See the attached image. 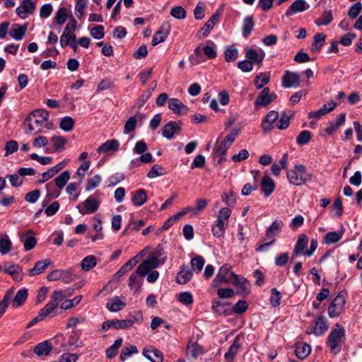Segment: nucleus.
I'll return each instance as SVG.
<instances>
[{"label": "nucleus", "mask_w": 362, "mask_h": 362, "mask_svg": "<svg viewBox=\"0 0 362 362\" xmlns=\"http://www.w3.org/2000/svg\"><path fill=\"white\" fill-rule=\"evenodd\" d=\"M222 283L232 284L242 293H247L250 288L247 280L243 276L235 274L228 264L220 267L212 284L214 287H218Z\"/></svg>", "instance_id": "f257e3e1"}, {"label": "nucleus", "mask_w": 362, "mask_h": 362, "mask_svg": "<svg viewBox=\"0 0 362 362\" xmlns=\"http://www.w3.org/2000/svg\"><path fill=\"white\" fill-rule=\"evenodd\" d=\"M49 112L45 110L37 109L33 110L27 117L25 126L27 127L26 133L34 134L43 132L44 129H49L52 124L48 122Z\"/></svg>", "instance_id": "f03ea898"}, {"label": "nucleus", "mask_w": 362, "mask_h": 362, "mask_svg": "<svg viewBox=\"0 0 362 362\" xmlns=\"http://www.w3.org/2000/svg\"><path fill=\"white\" fill-rule=\"evenodd\" d=\"M231 213L229 207H223L218 211L216 219L211 227V232L214 237L220 238L224 235Z\"/></svg>", "instance_id": "7ed1b4c3"}, {"label": "nucleus", "mask_w": 362, "mask_h": 362, "mask_svg": "<svg viewBox=\"0 0 362 362\" xmlns=\"http://www.w3.org/2000/svg\"><path fill=\"white\" fill-rule=\"evenodd\" d=\"M344 340V328L339 324H337L328 335L327 344L330 349L331 352L336 355L341 351Z\"/></svg>", "instance_id": "20e7f679"}, {"label": "nucleus", "mask_w": 362, "mask_h": 362, "mask_svg": "<svg viewBox=\"0 0 362 362\" xmlns=\"http://www.w3.org/2000/svg\"><path fill=\"white\" fill-rule=\"evenodd\" d=\"M289 182L295 186H300L312 180V174L301 164L296 165L292 170L287 172Z\"/></svg>", "instance_id": "39448f33"}, {"label": "nucleus", "mask_w": 362, "mask_h": 362, "mask_svg": "<svg viewBox=\"0 0 362 362\" xmlns=\"http://www.w3.org/2000/svg\"><path fill=\"white\" fill-rule=\"evenodd\" d=\"M164 262V259L160 261L157 257L151 255L139 265L137 272L141 276H145L149 272L163 264Z\"/></svg>", "instance_id": "423d86ee"}, {"label": "nucleus", "mask_w": 362, "mask_h": 362, "mask_svg": "<svg viewBox=\"0 0 362 362\" xmlns=\"http://www.w3.org/2000/svg\"><path fill=\"white\" fill-rule=\"evenodd\" d=\"M100 202L93 196H89L85 201L76 206L81 215L92 214L98 211Z\"/></svg>", "instance_id": "0eeeda50"}, {"label": "nucleus", "mask_w": 362, "mask_h": 362, "mask_svg": "<svg viewBox=\"0 0 362 362\" xmlns=\"http://www.w3.org/2000/svg\"><path fill=\"white\" fill-rule=\"evenodd\" d=\"M346 304V297L344 294L339 293L332 301L328 308V315L329 317L334 318L338 317L344 310Z\"/></svg>", "instance_id": "6e6552de"}, {"label": "nucleus", "mask_w": 362, "mask_h": 362, "mask_svg": "<svg viewBox=\"0 0 362 362\" xmlns=\"http://www.w3.org/2000/svg\"><path fill=\"white\" fill-rule=\"evenodd\" d=\"M134 322L131 319L125 320H112L105 321L101 327V331L107 332L111 327L116 329H127L133 325Z\"/></svg>", "instance_id": "1a4fd4ad"}, {"label": "nucleus", "mask_w": 362, "mask_h": 362, "mask_svg": "<svg viewBox=\"0 0 362 362\" xmlns=\"http://www.w3.org/2000/svg\"><path fill=\"white\" fill-rule=\"evenodd\" d=\"M245 56L246 59L251 61L253 64L257 65L260 67L265 57V52L260 48H249L245 49Z\"/></svg>", "instance_id": "9d476101"}, {"label": "nucleus", "mask_w": 362, "mask_h": 362, "mask_svg": "<svg viewBox=\"0 0 362 362\" xmlns=\"http://www.w3.org/2000/svg\"><path fill=\"white\" fill-rule=\"evenodd\" d=\"M282 86L286 88L298 87L300 86V74L298 72L287 71L282 78Z\"/></svg>", "instance_id": "9b49d317"}, {"label": "nucleus", "mask_w": 362, "mask_h": 362, "mask_svg": "<svg viewBox=\"0 0 362 362\" xmlns=\"http://www.w3.org/2000/svg\"><path fill=\"white\" fill-rule=\"evenodd\" d=\"M276 95L274 93H270L269 88H264L258 95L255 101L256 107L259 106H267L273 100L276 98Z\"/></svg>", "instance_id": "f8f14e48"}, {"label": "nucleus", "mask_w": 362, "mask_h": 362, "mask_svg": "<svg viewBox=\"0 0 362 362\" xmlns=\"http://www.w3.org/2000/svg\"><path fill=\"white\" fill-rule=\"evenodd\" d=\"M126 306L125 298L123 296H114L108 299L106 307L110 312H118Z\"/></svg>", "instance_id": "ddd939ff"}, {"label": "nucleus", "mask_w": 362, "mask_h": 362, "mask_svg": "<svg viewBox=\"0 0 362 362\" xmlns=\"http://www.w3.org/2000/svg\"><path fill=\"white\" fill-rule=\"evenodd\" d=\"M310 5L305 0H296L291 4L286 11V16H291L297 13H301L308 10Z\"/></svg>", "instance_id": "4468645a"}, {"label": "nucleus", "mask_w": 362, "mask_h": 362, "mask_svg": "<svg viewBox=\"0 0 362 362\" xmlns=\"http://www.w3.org/2000/svg\"><path fill=\"white\" fill-rule=\"evenodd\" d=\"M35 8L34 2L30 0H23L21 5L16 8V11L21 18H25L34 11Z\"/></svg>", "instance_id": "2eb2a0df"}, {"label": "nucleus", "mask_w": 362, "mask_h": 362, "mask_svg": "<svg viewBox=\"0 0 362 362\" xmlns=\"http://www.w3.org/2000/svg\"><path fill=\"white\" fill-rule=\"evenodd\" d=\"M168 108L175 114L185 115L188 112V107L177 98H172L168 100Z\"/></svg>", "instance_id": "dca6fc26"}, {"label": "nucleus", "mask_w": 362, "mask_h": 362, "mask_svg": "<svg viewBox=\"0 0 362 362\" xmlns=\"http://www.w3.org/2000/svg\"><path fill=\"white\" fill-rule=\"evenodd\" d=\"M208 43H209L210 45H207L203 47L199 45L194 49V54L197 57H199L202 52H203L209 59H214L216 57V45L212 41H209Z\"/></svg>", "instance_id": "f3484780"}, {"label": "nucleus", "mask_w": 362, "mask_h": 362, "mask_svg": "<svg viewBox=\"0 0 362 362\" xmlns=\"http://www.w3.org/2000/svg\"><path fill=\"white\" fill-rule=\"evenodd\" d=\"M308 244V238L307 235L304 234H300L298 236V241L295 245L292 258L294 257L298 256L300 255H304V252L306 251V247Z\"/></svg>", "instance_id": "a211bd4d"}, {"label": "nucleus", "mask_w": 362, "mask_h": 362, "mask_svg": "<svg viewBox=\"0 0 362 362\" xmlns=\"http://www.w3.org/2000/svg\"><path fill=\"white\" fill-rule=\"evenodd\" d=\"M204 353V347L199 344L197 341L189 340L187 347V355L193 358L203 355Z\"/></svg>", "instance_id": "6ab92c4d"}, {"label": "nucleus", "mask_w": 362, "mask_h": 362, "mask_svg": "<svg viewBox=\"0 0 362 362\" xmlns=\"http://www.w3.org/2000/svg\"><path fill=\"white\" fill-rule=\"evenodd\" d=\"M328 329L325 319L320 316L315 322V325L312 331L308 332V334L313 333L315 336L322 335Z\"/></svg>", "instance_id": "aec40b11"}, {"label": "nucleus", "mask_w": 362, "mask_h": 362, "mask_svg": "<svg viewBox=\"0 0 362 362\" xmlns=\"http://www.w3.org/2000/svg\"><path fill=\"white\" fill-rule=\"evenodd\" d=\"M230 303L221 302L219 300L214 299L212 303V310L218 315H228L230 313Z\"/></svg>", "instance_id": "412c9836"}, {"label": "nucleus", "mask_w": 362, "mask_h": 362, "mask_svg": "<svg viewBox=\"0 0 362 362\" xmlns=\"http://www.w3.org/2000/svg\"><path fill=\"white\" fill-rule=\"evenodd\" d=\"M27 31V24L19 25L13 24L9 30V35L16 40H21L23 38Z\"/></svg>", "instance_id": "4be33fe9"}, {"label": "nucleus", "mask_w": 362, "mask_h": 362, "mask_svg": "<svg viewBox=\"0 0 362 362\" xmlns=\"http://www.w3.org/2000/svg\"><path fill=\"white\" fill-rule=\"evenodd\" d=\"M143 354L151 362H163V356L162 352L155 348L145 349Z\"/></svg>", "instance_id": "5701e85b"}, {"label": "nucleus", "mask_w": 362, "mask_h": 362, "mask_svg": "<svg viewBox=\"0 0 362 362\" xmlns=\"http://www.w3.org/2000/svg\"><path fill=\"white\" fill-rule=\"evenodd\" d=\"M46 189L47 195L42 202L43 206H45L51 199H56L59 197L62 190L59 188L55 189L54 185L52 182L46 185Z\"/></svg>", "instance_id": "b1692460"}, {"label": "nucleus", "mask_w": 362, "mask_h": 362, "mask_svg": "<svg viewBox=\"0 0 362 362\" xmlns=\"http://www.w3.org/2000/svg\"><path fill=\"white\" fill-rule=\"evenodd\" d=\"M279 118V113L276 111H270L264 118L262 122V127L264 131L271 130L273 124Z\"/></svg>", "instance_id": "393cba45"}, {"label": "nucleus", "mask_w": 362, "mask_h": 362, "mask_svg": "<svg viewBox=\"0 0 362 362\" xmlns=\"http://www.w3.org/2000/svg\"><path fill=\"white\" fill-rule=\"evenodd\" d=\"M21 239L26 251L32 250L36 245L37 241L32 230H28L21 236Z\"/></svg>", "instance_id": "a878e982"}, {"label": "nucleus", "mask_w": 362, "mask_h": 362, "mask_svg": "<svg viewBox=\"0 0 362 362\" xmlns=\"http://www.w3.org/2000/svg\"><path fill=\"white\" fill-rule=\"evenodd\" d=\"M146 192L144 189L136 190L132 196V202L136 206H141L147 202Z\"/></svg>", "instance_id": "bb28decb"}, {"label": "nucleus", "mask_w": 362, "mask_h": 362, "mask_svg": "<svg viewBox=\"0 0 362 362\" xmlns=\"http://www.w3.org/2000/svg\"><path fill=\"white\" fill-rule=\"evenodd\" d=\"M275 184L267 175H264L261 182V189L265 197H269L274 190Z\"/></svg>", "instance_id": "cd10ccee"}, {"label": "nucleus", "mask_w": 362, "mask_h": 362, "mask_svg": "<svg viewBox=\"0 0 362 362\" xmlns=\"http://www.w3.org/2000/svg\"><path fill=\"white\" fill-rule=\"evenodd\" d=\"M230 147V146L229 145H227L222 141L219 146L214 148V158H218V164H221L224 160H226L225 155Z\"/></svg>", "instance_id": "c85d7f7f"}, {"label": "nucleus", "mask_w": 362, "mask_h": 362, "mask_svg": "<svg viewBox=\"0 0 362 362\" xmlns=\"http://www.w3.org/2000/svg\"><path fill=\"white\" fill-rule=\"evenodd\" d=\"M52 264V262L49 259L38 261L35 263L33 268L29 270V274L30 276H36L42 274L46 268Z\"/></svg>", "instance_id": "c756f323"}, {"label": "nucleus", "mask_w": 362, "mask_h": 362, "mask_svg": "<svg viewBox=\"0 0 362 362\" xmlns=\"http://www.w3.org/2000/svg\"><path fill=\"white\" fill-rule=\"evenodd\" d=\"M3 271L12 276L15 281H21L22 279V269L18 264H11L8 267L4 266Z\"/></svg>", "instance_id": "7c9ffc66"}, {"label": "nucleus", "mask_w": 362, "mask_h": 362, "mask_svg": "<svg viewBox=\"0 0 362 362\" xmlns=\"http://www.w3.org/2000/svg\"><path fill=\"white\" fill-rule=\"evenodd\" d=\"M178 129H180V127L177 123L170 122L163 127L162 134L165 138L171 139Z\"/></svg>", "instance_id": "2f4dec72"}, {"label": "nucleus", "mask_w": 362, "mask_h": 362, "mask_svg": "<svg viewBox=\"0 0 362 362\" xmlns=\"http://www.w3.org/2000/svg\"><path fill=\"white\" fill-rule=\"evenodd\" d=\"M296 356L301 359H305L311 352V347L310 345L305 343H299L296 345Z\"/></svg>", "instance_id": "473e14b6"}, {"label": "nucleus", "mask_w": 362, "mask_h": 362, "mask_svg": "<svg viewBox=\"0 0 362 362\" xmlns=\"http://www.w3.org/2000/svg\"><path fill=\"white\" fill-rule=\"evenodd\" d=\"M240 349V344L238 343V339L236 338L232 345L230 346L228 351L225 354V359L227 362H233L234 358L237 355Z\"/></svg>", "instance_id": "72a5a7b5"}, {"label": "nucleus", "mask_w": 362, "mask_h": 362, "mask_svg": "<svg viewBox=\"0 0 362 362\" xmlns=\"http://www.w3.org/2000/svg\"><path fill=\"white\" fill-rule=\"evenodd\" d=\"M326 39V35L323 33H317L314 36V40L311 45V51L317 53L320 51Z\"/></svg>", "instance_id": "f704fd0d"}, {"label": "nucleus", "mask_w": 362, "mask_h": 362, "mask_svg": "<svg viewBox=\"0 0 362 362\" xmlns=\"http://www.w3.org/2000/svg\"><path fill=\"white\" fill-rule=\"evenodd\" d=\"M28 298V291L22 288L18 291L13 299L12 300V306L14 308L19 307L23 304Z\"/></svg>", "instance_id": "c9c22d12"}, {"label": "nucleus", "mask_w": 362, "mask_h": 362, "mask_svg": "<svg viewBox=\"0 0 362 362\" xmlns=\"http://www.w3.org/2000/svg\"><path fill=\"white\" fill-rule=\"evenodd\" d=\"M52 347L48 341H44L39 343L34 349V352L38 356H47L51 351Z\"/></svg>", "instance_id": "e433bc0d"}, {"label": "nucleus", "mask_w": 362, "mask_h": 362, "mask_svg": "<svg viewBox=\"0 0 362 362\" xmlns=\"http://www.w3.org/2000/svg\"><path fill=\"white\" fill-rule=\"evenodd\" d=\"M169 34V30L168 28H165L164 26H162L153 35L152 40V45L156 46L165 40L168 35Z\"/></svg>", "instance_id": "4c0bfd02"}, {"label": "nucleus", "mask_w": 362, "mask_h": 362, "mask_svg": "<svg viewBox=\"0 0 362 362\" xmlns=\"http://www.w3.org/2000/svg\"><path fill=\"white\" fill-rule=\"evenodd\" d=\"M137 270L132 273L129 278L128 285L132 289L139 290L142 286L143 280Z\"/></svg>", "instance_id": "58836bf2"}, {"label": "nucleus", "mask_w": 362, "mask_h": 362, "mask_svg": "<svg viewBox=\"0 0 362 362\" xmlns=\"http://www.w3.org/2000/svg\"><path fill=\"white\" fill-rule=\"evenodd\" d=\"M343 234L344 230L329 232L325 235L324 242L328 245L336 243L341 240Z\"/></svg>", "instance_id": "ea45409f"}, {"label": "nucleus", "mask_w": 362, "mask_h": 362, "mask_svg": "<svg viewBox=\"0 0 362 362\" xmlns=\"http://www.w3.org/2000/svg\"><path fill=\"white\" fill-rule=\"evenodd\" d=\"M119 144L117 140H109L103 144L98 148V153H105L109 151H117L119 148Z\"/></svg>", "instance_id": "a19ab883"}, {"label": "nucleus", "mask_w": 362, "mask_h": 362, "mask_svg": "<svg viewBox=\"0 0 362 362\" xmlns=\"http://www.w3.org/2000/svg\"><path fill=\"white\" fill-rule=\"evenodd\" d=\"M333 21L332 12L329 10H325L320 18L315 21V23L318 25H327Z\"/></svg>", "instance_id": "79ce46f5"}, {"label": "nucleus", "mask_w": 362, "mask_h": 362, "mask_svg": "<svg viewBox=\"0 0 362 362\" xmlns=\"http://www.w3.org/2000/svg\"><path fill=\"white\" fill-rule=\"evenodd\" d=\"M192 275L193 274L189 268L183 267L177 274V281L180 284H185L192 279Z\"/></svg>", "instance_id": "37998d69"}, {"label": "nucleus", "mask_w": 362, "mask_h": 362, "mask_svg": "<svg viewBox=\"0 0 362 362\" xmlns=\"http://www.w3.org/2000/svg\"><path fill=\"white\" fill-rule=\"evenodd\" d=\"M12 243L8 235L0 236V253L6 255L8 253L11 249Z\"/></svg>", "instance_id": "c03bdc74"}, {"label": "nucleus", "mask_w": 362, "mask_h": 362, "mask_svg": "<svg viewBox=\"0 0 362 362\" xmlns=\"http://www.w3.org/2000/svg\"><path fill=\"white\" fill-rule=\"evenodd\" d=\"M13 296V289L11 288L6 293L3 300L0 302V318L6 312V308L8 307Z\"/></svg>", "instance_id": "a18cd8bd"}, {"label": "nucleus", "mask_w": 362, "mask_h": 362, "mask_svg": "<svg viewBox=\"0 0 362 362\" xmlns=\"http://www.w3.org/2000/svg\"><path fill=\"white\" fill-rule=\"evenodd\" d=\"M70 179V173L65 170L62 172L54 179L55 185L60 189H62Z\"/></svg>", "instance_id": "49530a36"}, {"label": "nucleus", "mask_w": 362, "mask_h": 362, "mask_svg": "<svg viewBox=\"0 0 362 362\" xmlns=\"http://www.w3.org/2000/svg\"><path fill=\"white\" fill-rule=\"evenodd\" d=\"M270 74L269 72L260 73L256 76L255 84L257 88L260 89L269 81Z\"/></svg>", "instance_id": "de8ad7c7"}, {"label": "nucleus", "mask_w": 362, "mask_h": 362, "mask_svg": "<svg viewBox=\"0 0 362 362\" xmlns=\"http://www.w3.org/2000/svg\"><path fill=\"white\" fill-rule=\"evenodd\" d=\"M97 264L96 258L93 255H88L83 259L81 263V269L83 271H89Z\"/></svg>", "instance_id": "09e8293b"}, {"label": "nucleus", "mask_w": 362, "mask_h": 362, "mask_svg": "<svg viewBox=\"0 0 362 362\" xmlns=\"http://www.w3.org/2000/svg\"><path fill=\"white\" fill-rule=\"evenodd\" d=\"M166 170L162 166L159 165H153L152 168L150 169L148 173H147V177L151 179L156 178L159 176H162L165 175Z\"/></svg>", "instance_id": "8fccbe9b"}, {"label": "nucleus", "mask_w": 362, "mask_h": 362, "mask_svg": "<svg viewBox=\"0 0 362 362\" xmlns=\"http://www.w3.org/2000/svg\"><path fill=\"white\" fill-rule=\"evenodd\" d=\"M254 28V22L252 16H247L243 21L242 33L245 37H247Z\"/></svg>", "instance_id": "3c124183"}, {"label": "nucleus", "mask_w": 362, "mask_h": 362, "mask_svg": "<svg viewBox=\"0 0 362 362\" xmlns=\"http://www.w3.org/2000/svg\"><path fill=\"white\" fill-rule=\"evenodd\" d=\"M51 143L55 148V151H62L64 148L66 140L62 136L54 135L51 138Z\"/></svg>", "instance_id": "603ef678"}, {"label": "nucleus", "mask_w": 362, "mask_h": 362, "mask_svg": "<svg viewBox=\"0 0 362 362\" xmlns=\"http://www.w3.org/2000/svg\"><path fill=\"white\" fill-rule=\"evenodd\" d=\"M205 261L201 256H195L191 259V267L194 272L199 273L200 272L204 265Z\"/></svg>", "instance_id": "864d4df0"}, {"label": "nucleus", "mask_w": 362, "mask_h": 362, "mask_svg": "<svg viewBox=\"0 0 362 362\" xmlns=\"http://www.w3.org/2000/svg\"><path fill=\"white\" fill-rule=\"evenodd\" d=\"M275 235L272 234V233H269V231L267 230V233H266V236H265V240L267 241V243L262 244V245H260L257 249L256 250L257 252H264L267 250V248L269 247V246H270L271 245H272L274 241H275Z\"/></svg>", "instance_id": "5fc2aeb1"}, {"label": "nucleus", "mask_w": 362, "mask_h": 362, "mask_svg": "<svg viewBox=\"0 0 362 362\" xmlns=\"http://www.w3.org/2000/svg\"><path fill=\"white\" fill-rule=\"evenodd\" d=\"M67 18V11L64 7L60 8L56 13L54 21L57 25H63Z\"/></svg>", "instance_id": "6e6d98bb"}, {"label": "nucleus", "mask_w": 362, "mask_h": 362, "mask_svg": "<svg viewBox=\"0 0 362 362\" xmlns=\"http://www.w3.org/2000/svg\"><path fill=\"white\" fill-rule=\"evenodd\" d=\"M102 181V177L99 175H95L93 177L89 178L87 181L86 189V191H91L96 188L100 184Z\"/></svg>", "instance_id": "4d7b16f0"}, {"label": "nucleus", "mask_w": 362, "mask_h": 362, "mask_svg": "<svg viewBox=\"0 0 362 362\" xmlns=\"http://www.w3.org/2000/svg\"><path fill=\"white\" fill-rule=\"evenodd\" d=\"M74 125V120L71 117H64L62 119L59 127L64 132H70Z\"/></svg>", "instance_id": "13d9d810"}, {"label": "nucleus", "mask_w": 362, "mask_h": 362, "mask_svg": "<svg viewBox=\"0 0 362 362\" xmlns=\"http://www.w3.org/2000/svg\"><path fill=\"white\" fill-rule=\"evenodd\" d=\"M76 37L74 33H63L60 37V45L62 47H64L69 45L70 42L76 41Z\"/></svg>", "instance_id": "bf43d9fd"}, {"label": "nucleus", "mask_w": 362, "mask_h": 362, "mask_svg": "<svg viewBox=\"0 0 362 362\" xmlns=\"http://www.w3.org/2000/svg\"><path fill=\"white\" fill-rule=\"evenodd\" d=\"M64 275H69V272L66 270H62V269H55L47 275V279L49 281H57L61 279V278H64Z\"/></svg>", "instance_id": "052dcab7"}, {"label": "nucleus", "mask_w": 362, "mask_h": 362, "mask_svg": "<svg viewBox=\"0 0 362 362\" xmlns=\"http://www.w3.org/2000/svg\"><path fill=\"white\" fill-rule=\"evenodd\" d=\"M138 350L136 346L129 345V346L124 347L120 354V359L124 361L127 358L130 357L134 354H137Z\"/></svg>", "instance_id": "680f3d73"}, {"label": "nucleus", "mask_w": 362, "mask_h": 362, "mask_svg": "<svg viewBox=\"0 0 362 362\" xmlns=\"http://www.w3.org/2000/svg\"><path fill=\"white\" fill-rule=\"evenodd\" d=\"M238 57V51L234 47H229L225 50V59L227 62L235 61Z\"/></svg>", "instance_id": "e2e57ef3"}, {"label": "nucleus", "mask_w": 362, "mask_h": 362, "mask_svg": "<svg viewBox=\"0 0 362 362\" xmlns=\"http://www.w3.org/2000/svg\"><path fill=\"white\" fill-rule=\"evenodd\" d=\"M170 14L176 19L182 20L186 18V11L181 6H175L171 8Z\"/></svg>", "instance_id": "0e129e2a"}, {"label": "nucleus", "mask_w": 362, "mask_h": 362, "mask_svg": "<svg viewBox=\"0 0 362 362\" xmlns=\"http://www.w3.org/2000/svg\"><path fill=\"white\" fill-rule=\"evenodd\" d=\"M56 308H57V306L56 305L55 302L52 303L49 301L43 308L40 310L39 315L41 318L44 319L51 313H52Z\"/></svg>", "instance_id": "69168bd1"}, {"label": "nucleus", "mask_w": 362, "mask_h": 362, "mask_svg": "<svg viewBox=\"0 0 362 362\" xmlns=\"http://www.w3.org/2000/svg\"><path fill=\"white\" fill-rule=\"evenodd\" d=\"M311 138V134L308 130L302 131L296 137V142L299 145L307 144Z\"/></svg>", "instance_id": "338daca9"}, {"label": "nucleus", "mask_w": 362, "mask_h": 362, "mask_svg": "<svg viewBox=\"0 0 362 362\" xmlns=\"http://www.w3.org/2000/svg\"><path fill=\"white\" fill-rule=\"evenodd\" d=\"M177 299L185 305H190L193 303V296L192 293L187 291L180 293Z\"/></svg>", "instance_id": "774afa93"}]
</instances>
